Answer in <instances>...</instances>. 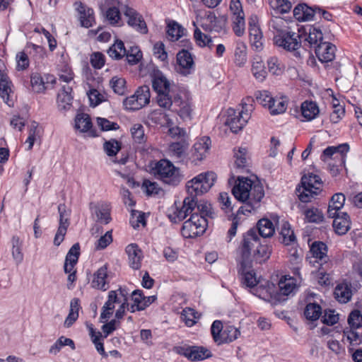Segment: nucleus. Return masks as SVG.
I'll use <instances>...</instances> for the list:
<instances>
[{
    "label": "nucleus",
    "mask_w": 362,
    "mask_h": 362,
    "mask_svg": "<svg viewBox=\"0 0 362 362\" xmlns=\"http://www.w3.org/2000/svg\"><path fill=\"white\" fill-rule=\"evenodd\" d=\"M251 98H247L243 100L241 110L238 112L233 108L228 110L225 124L229 127L232 132L237 133L246 125L254 110Z\"/></svg>",
    "instance_id": "obj_3"
},
{
    "label": "nucleus",
    "mask_w": 362,
    "mask_h": 362,
    "mask_svg": "<svg viewBox=\"0 0 362 362\" xmlns=\"http://www.w3.org/2000/svg\"><path fill=\"white\" fill-rule=\"evenodd\" d=\"M254 288L253 293L259 298L267 301L274 300V294L275 293V286L274 284H268L267 288L262 285H257Z\"/></svg>",
    "instance_id": "obj_43"
},
{
    "label": "nucleus",
    "mask_w": 362,
    "mask_h": 362,
    "mask_svg": "<svg viewBox=\"0 0 362 362\" xmlns=\"http://www.w3.org/2000/svg\"><path fill=\"white\" fill-rule=\"evenodd\" d=\"M280 234L282 237V242L285 245H291L296 240L294 233L291 230L290 224L286 221L282 223Z\"/></svg>",
    "instance_id": "obj_53"
},
{
    "label": "nucleus",
    "mask_w": 362,
    "mask_h": 362,
    "mask_svg": "<svg viewBox=\"0 0 362 362\" xmlns=\"http://www.w3.org/2000/svg\"><path fill=\"white\" fill-rule=\"evenodd\" d=\"M207 219L193 214L190 218L184 222L181 233L185 238H194L202 235L207 227Z\"/></svg>",
    "instance_id": "obj_9"
},
{
    "label": "nucleus",
    "mask_w": 362,
    "mask_h": 362,
    "mask_svg": "<svg viewBox=\"0 0 362 362\" xmlns=\"http://www.w3.org/2000/svg\"><path fill=\"white\" fill-rule=\"evenodd\" d=\"M150 89L144 86L139 87L134 94L126 98L123 101L124 108L128 110L135 111L141 109L150 102Z\"/></svg>",
    "instance_id": "obj_10"
},
{
    "label": "nucleus",
    "mask_w": 362,
    "mask_h": 362,
    "mask_svg": "<svg viewBox=\"0 0 362 362\" xmlns=\"http://www.w3.org/2000/svg\"><path fill=\"white\" fill-rule=\"evenodd\" d=\"M123 13L127 18V23L129 26L141 34L148 33L147 25L141 13L128 6H124Z\"/></svg>",
    "instance_id": "obj_12"
},
{
    "label": "nucleus",
    "mask_w": 362,
    "mask_h": 362,
    "mask_svg": "<svg viewBox=\"0 0 362 362\" xmlns=\"http://www.w3.org/2000/svg\"><path fill=\"white\" fill-rule=\"evenodd\" d=\"M234 56L235 64L240 67L243 66L247 62V47L244 42H236Z\"/></svg>",
    "instance_id": "obj_44"
},
{
    "label": "nucleus",
    "mask_w": 362,
    "mask_h": 362,
    "mask_svg": "<svg viewBox=\"0 0 362 362\" xmlns=\"http://www.w3.org/2000/svg\"><path fill=\"white\" fill-rule=\"evenodd\" d=\"M107 53L109 56L115 59H120L126 54V49L122 40H117L109 48Z\"/></svg>",
    "instance_id": "obj_49"
},
{
    "label": "nucleus",
    "mask_w": 362,
    "mask_h": 362,
    "mask_svg": "<svg viewBox=\"0 0 362 362\" xmlns=\"http://www.w3.org/2000/svg\"><path fill=\"white\" fill-rule=\"evenodd\" d=\"M173 111H175L182 119L191 118L192 111V97L188 90L180 89L172 99Z\"/></svg>",
    "instance_id": "obj_8"
},
{
    "label": "nucleus",
    "mask_w": 362,
    "mask_h": 362,
    "mask_svg": "<svg viewBox=\"0 0 362 362\" xmlns=\"http://www.w3.org/2000/svg\"><path fill=\"white\" fill-rule=\"evenodd\" d=\"M334 297L341 303H348L352 297L351 286L347 283L339 284L334 288Z\"/></svg>",
    "instance_id": "obj_31"
},
{
    "label": "nucleus",
    "mask_w": 362,
    "mask_h": 362,
    "mask_svg": "<svg viewBox=\"0 0 362 362\" xmlns=\"http://www.w3.org/2000/svg\"><path fill=\"white\" fill-rule=\"evenodd\" d=\"M12 83L10 81L8 76L0 78V96L3 100L8 105L11 106L13 103L10 99L11 94L12 93L11 90Z\"/></svg>",
    "instance_id": "obj_38"
},
{
    "label": "nucleus",
    "mask_w": 362,
    "mask_h": 362,
    "mask_svg": "<svg viewBox=\"0 0 362 362\" xmlns=\"http://www.w3.org/2000/svg\"><path fill=\"white\" fill-rule=\"evenodd\" d=\"M272 19L269 23V29L271 32L276 33V35H283L288 30V23L284 18L279 16V15L272 16Z\"/></svg>",
    "instance_id": "obj_33"
},
{
    "label": "nucleus",
    "mask_w": 362,
    "mask_h": 362,
    "mask_svg": "<svg viewBox=\"0 0 362 362\" xmlns=\"http://www.w3.org/2000/svg\"><path fill=\"white\" fill-rule=\"evenodd\" d=\"M249 33L252 45L254 46L257 50L262 49V33L256 23L252 22L249 23Z\"/></svg>",
    "instance_id": "obj_36"
},
{
    "label": "nucleus",
    "mask_w": 362,
    "mask_h": 362,
    "mask_svg": "<svg viewBox=\"0 0 362 362\" xmlns=\"http://www.w3.org/2000/svg\"><path fill=\"white\" fill-rule=\"evenodd\" d=\"M72 86L62 85V90L57 95V105L59 110L66 111L70 109L72 104Z\"/></svg>",
    "instance_id": "obj_24"
},
{
    "label": "nucleus",
    "mask_w": 362,
    "mask_h": 362,
    "mask_svg": "<svg viewBox=\"0 0 362 362\" xmlns=\"http://www.w3.org/2000/svg\"><path fill=\"white\" fill-rule=\"evenodd\" d=\"M235 198L244 203L233 217L230 228L228 231L229 241L236 235L239 224V215L255 211L260 206V202L264 196L262 183L259 180L252 181L245 177H238L237 183L232 189Z\"/></svg>",
    "instance_id": "obj_1"
},
{
    "label": "nucleus",
    "mask_w": 362,
    "mask_h": 362,
    "mask_svg": "<svg viewBox=\"0 0 362 362\" xmlns=\"http://www.w3.org/2000/svg\"><path fill=\"white\" fill-rule=\"evenodd\" d=\"M11 254L16 264H21L23 260V253L22 251L23 241L20 237L15 235L11 240Z\"/></svg>",
    "instance_id": "obj_39"
},
{
    "label": "nucleus",
    "mask_w": 362,
    "mask_h": 362,
    "mask_svg": "<svg viewBox=\"0 0 362 362\" xmlns=\"http://www.w3.org/2000/svg\"><path fill=\"white\" fill-rule=\"evenodd\" d=\"M177 62L179 66V71L185 76L190 74V70L194 68L192 56L185 48L177 54Z\"/></svg>",
    "instance_id": "obj_21"
},
{
    "label": "nucleus",
    "mask_w": 362,
    "mask_h": 362,
    "mask_svg": "<svg viewBox=\"0 0 362 362\" xmlns=\"http://www.w3.org/2000/svg\"><path fill=\"white\" fill-rule=\"evenodd\" d=\"M58 76L59 81L65 83V86H72L74 84V74L71 68L67 64H62L59 68Z\"/></svg>",
    "instance_id": "obj_46"
},
{
    "label": "nucleus",
    "mask_w": 362,
    "mask_h": 362,
    "mask_svg": "<svg viewBox=\"0 0 362 362\" xmlns=\"http://www.w3.org/2000/svg\"><path fill=\"white\" fill-rule=\"evenodd\" d=\"M310 252L315 258L322 260L326 257L327 246L322 242H315L310 247Z\"/></svg>",
    "instance_id": "obj_57"
},
{
    "label": "nucleus",
    "mask_w": 362,
    "mask_h": 362,
    "mask_svg": "<svg viewBox=\"0 0 362 362\" xmlns=\"http://www.w3.org/2000/svg\"><path fill=\"white\" fill-rule=\"evenodd\" d=\"M332 218H334L333 227L337 234L344 235L350 229L351 221L346 213H341V214L339 213Z\"/></svg>",
    "instance_id": "obj_30"
},
{
    "label": "nucleus",
    "mask_w": 362,
    "mask_h": 362,
    "mask_svg": "<svg viewBox=\"0 0 362 362\" xmlns=\"http://www.w3.org/2000/svg\"><path fill=\"white\" fill-rule=\"evenodd\" d=\"M240 336V331L233 325H226L220 340L219 345L229 344L236 340Z\"/></svg>",
    "instance_id": "obj_40"
},
{
    "label": "nucleus",
    "mask_w": 362,
    "mask_h": 362,
    "mask_svg": "<svg viewBox=\"0 0 362 362\" xmlns=\"http://www.w3.org/2000/svg\"><path fill=\"white\" fill-rule=\"evenodd\" d=\"M151 173L156 178L169 185L176 186L182 180L179 168L167 159L156 162Z\"/></svg>",
    "instance_id": "obj_4"
},
{
    "label": "nucleus",
    "mask_w": 362,
    "mask_h": 362,
    "mask_svg": "<svg viewBox=\"0 0 362 362\" xmlns=\"http://www.w3.org/2000/svg\"><path fill=\"white\" fill-rule=\"evenodd\" d=\"M95 215L98 221L104 224L108 223L111 220L110 209L107 205H101L96 208Z\"/></svg>",
    "instance_id": "obj_62"
},
{
    "label": "nucleus",
    "mask_w": 362,
    "mask_h": 362,
    "mask_svg": "<svg viewBox=\"0 0 362 362\" xmlns=\"http://www.w3.org/2000/svg\"><path fill=\"white\" fill-rule=\"evenodd\" d=\"M240 272L242 275V282L247 287L254 288L257 286L259 281L257 279L256 274L252 269V261L240 260Z\"/></svg>",
    "instance_id": "obj_18"
},
{
    "label": "nucleus",
    "mask_w": 362,
    "mask_h": 362,
    "mask_svg": "<svg viewBox=\"0 0 362 362\" xmlns=\"http://www.w3.org/2000/svg\"><path fill=\"white\" fill-rule=\"evenodd\" d=\"M348 324L350 327L356 329L362 327V314L358 310L351 311L348 317Z\"/></svg>",
    "instance_id": "obj_61"
},
{
    "label": "nucleus",
    "mask_w": 362,
    "mask_h": 362,
    "mask_svg": "<svg viewBox=\"0 0 362 362\" xmlns=\"http://www.w3.org/2000/svg\"><path fill=\"white\" fill-rule=\"evenodd\" d=\"M240 252V259L247 261H252L251 254L253 252L255 261L262 264L270 257L272 249L266 240H260L256 230L251 229L243 238Z\"/></svg>",
    "instance_id": "obj_2"
},
{
    "label": "nucleus",
    "mask_w": 362,
    "mask_h": 362,
    "mask_svg": "<svg viewBox=\"0 0 362 362\" xmlns=\"http://www.w3.org/2000/svg\"><path fill=\"white\" fill-rule=\"evenodd\" d=\"M75 127L81 132H87L92 127V122L88 115L79 113L75 118Z\"/></svg>",
    "instance_id": "obj_47"
},
{
    "label": "nucleus",
    "mask_w": 362,
    "mask_h": 362,
    "mask_svg": "<svg viewBox=\"0 0 362 362\" xmlns=\"http://www.w3.org/2000/svg\"><path fill=\"white\" fill-rule=\"evenodd\" d=\"M216 180L215 173L208 171L202 173L188 181L186 187L189 194L197 197L207 192Z\"/></svg>",
    "instance_id": "obj_7"
},
{
    "label": "nucleus",
    "mask_w": 362,
    "mask_h": 362,
    "mask_svg": "<svg viewBox=\"0 0 362 362\" xmlns=\"http://www.w3.org/2000/svg\"><path fill=\"white\" fill-rule=\"evenodd\" d=\"M257 230V235L264 238L272 236L275 231L273 223L267 218H262L258 221Z\"/></svg>",
    "instance_id": "obj_41"
},
{
    "label": "nucleus",
    "mask_w": 362,
    "mask_h": 362,
    "mask_svg": "<svg viewBox=\"0 0 362 362\" xmlns=\"http://www.w3.org/2000/svg\"><path fill=\"white\" fill-rule=\"evenodd\" d=\"M194 211L198 214V216L204 219H206L207 217H210L212 214L211 204L204 200L199 202L196 198V206H194Z\"/></svg>",
    "instance_id": "obj_54"
},
{
    "label": "nucleus",
    "mask_w": 362,
    "mask_h": 362,
    "mask_svg": "<svg viewBox=\"0 0 362 362\" xmlns=\"http://www.w3.org/2000/svg\"><path fill=\"white\" fill-rule=\"evenodd\" d=\"M315 52L320 62H329L335 57L336 47L330 42H324L317 46Z\"/></svg>",
    "instance_id": "obj_20"
},
{
    "label": "nucleus",
    "mask_w": 362,
    "mask_h": 362,
    "mask_svg": "<svg viewBox=\"0 0 362 362\" xmlns=\"http://www.w3.org/2000/svg\"><path fill=\"white\" fill-rule=\"evenodd\" d=\"M306 221L309 223H320L324 221V215L317 208H309L304 211Z\"/></svg>",
    "instance_id": "obj_51"
},
{
    "label": "nucleus",
    "mask_w": 362,
    "mask_h": 362,
    "mask_svg": "<svg viewBox=\"0 0 362 362\" xmlns=\"http://www.w3.org/2000/svg\"><path fill=\"white\" fill-rule=\"evenodd\" d=\"M126 81L124 78L114 76L110 81V85L114 92L118 95H122L126 92Z\"/></svg>",
    "instance_id": "obj_60"
},
{
    "label": "nucleus",
    "mask_w": 362,
    "mask_h": 362,
    "mask_svg": "<svg viewBox=\"0 0 362 362\" xmlns=\"http://www.w3.org/2000/svg\"><path fill=\"white\" fill-rule=\"evenodd\" d=\"M131 134L134 141L138 144H144L146 141L144 127L141 124H135L131 128Z\"/></svg>",
    "instance_id": "obj_59"
},
{
    "label": "nucleus",
    "mask_w": 362,
    "mask_h": 362,
    "mask_svg": "<svg viewBox=\"0 0 362 362\" xmlns=\"http://www.w3.org/2000/svg\"><path fill=\"white\" fill-rule=\"evenodd\" d=\"M141 188L148 196L158 194L161 191L157 182L148 180H144Z\"/></svg>",
    "instance_id": "obj_64"
},
{
    "label": "nucleus",
    "mask_w": 362,
    "mask_h": 362,
    "mask_svg": "<svg viewBox=\"0 0 362 362\" xmlns=\"http://www.w3.org/2000/svg\"><path fill=\"white\" fill-rule=\"evenodd\" d=\"M144 300V296L142 291L134 290L132 293V300L133 303L129 307V311L134 313L136 311H141L144 310V306L142 305Z\"/></svg>",
    "instance_id": "obj_48"
},
{
    "label": "nucleus",
    "mask_w": 362,
    "mask_h": 362,
    "mask_svg": "<svg viewBox=\"0 0 362 362\" xmlns=\"http://www.w3.org/2000/svg\"><path fill=\"white\" fill-rule=\"evenodd\" d=\"M302 35L304 40L315 49L320 43L324 42L322 31L313 26H309L308 29L304 28V33Z\"/></svg>",
    "instance_id": "obj_26"
},
{
    "label": "nucleus",
    "mask_w": 362,
    "mask_h": 362,
    "mask_svg": "<svg viewBox=\"0 0 362 362\" xmlns=\"http://www.w3.org/2000/svg\"><path fill=\"white\" fill-rule=\"evenodd\" d=\"M293 16L298 21H308L316 16V6L310 7L305 4H300L293 9Z\"/></svg>",
    "instance_id": "obj_25"
},
{
    "label": "nucleus",
    "mask_w": 362,
    "mask_h": 362,
    "mask_svg": "<svg viewBox=\"0 0 362 362\" xmlns=\"http://www.w3.org/2000/svg\"><path fill=\"white\" fill-rule=\"evenodd\" d=\"M251 71L254 77L259 82H262L267 77V72L264 64L259 57H255L252 62Z\"/></svg>",
    "instance_id": "obj_35"
},
{
    "label": "nucleus",
    "mask_w": 362,
    "mask_h": 362,
    "mask_svg": "<svg viewBox=\"0 0 362 362\" xmlns=\"http://www.w3.org/2000/svg\"><path fill=\"white\" fill-rule=\"evenodd\" d=\"M349 151V146L346 143L339 144L337 146H328L323 151L321 159L323 161H327L329 158L337 160L339 163L336 165L337 167L342 166L344 165L346 154Z\"/></svg>",
    "instance_id": "obj_15"
},
{
    "label": "nucleus",
    "mask_w": 362,
    "mask_h": 362,
    "mask_svg": "<svg viewBox=\"0 0 362 362\" xmlns=\"http://www.w3.org/2000/svg\"><path fill=\"white\" fill-rule=\"evenodd\" d=\"M211 145V141L208 136H204L195 142L191 155L192 163L197 165L199 162L205 159L209 153Z\"/></svg>",
    "instance_id": "obj_17"
},
{
    "label": "nucleus",
    "mask_w": 362,
    "mask_h": 362,
    "mask_svg": "<svg viewBox=\"0 0 362 362\" xmlns=\"http://www.w3.org/2000/svg\"><path fill=\"white\" fill-rule=\"evenodd\" d=\"M194 37L197 45L201 47H208L211 49L214 45L211 37L203 33L197 27L194 30Z\"/></svg>",
    "instance_id": "obj_52"
},
{
    "label": "nucleus",
    "mask_w": 362,
    "mask_h": 362,
    "mask_svg": "<svg viewBox=\"0 0 362 362\" xmlns=\"http://www.w3.org/2000/svg\"><path fill=\"white\" fill-rule=\"evenodd\" d=\"M185 29L175 21L170 22L167 26L168 37L171 41L178 40L185 35Z\"/></svg>",
    "instance_id": "obj_45"
},
{
    "label": "nucleus",
    "mask_w": 362,
    "mask_h": 362,
    "mask_svg": "<svg viewBox=\"0 0 362 362\" xmlns=\"http://www.w3.org/2000/svg\"><path fill=\"white\" fill-rule=\"evenodd\" d=\"M74 6L76 10L78 12L81 25L86 28L91 27L95 21L93 10L81 2H76Z\"/></svg>",
    "instance_id": "obj_23"
},
{
    "label": "nucleus",
    "mask_w": 362,
    "mask_h": 362,
    "mask_svg": "<svg viewBox=\"0 0 362 362\" xmlns=\"http://www.w3.org/2000/svg\"><path fill=\"white\" fill-rule=\"evenodd\" d=\"M322 187L320 177L315 174H309L302 177L301 186L296 188V193L302 202L307 203L322 191Z\"/></svg>",
    "instance_id": "obj_6"
},
{
    "label": "nucleus",
    "mask_w": 362,
    "mask_h": 362,
    "mask_svg": "<svg viewBox=\"0 0 362 362\" xmlns=\"http://www.w3.org/2000/svg\"><path fill=\"white\" fill-rule=\"evenodd\" d=\"M152 87L157 93L156 99L158 106L170 110L172 105V98L169 95L170 83L159 71L154 72L152 76Z\"/></svg>",
    "instance_id": "obj_5"
},
{
    "label": "nucleus",
    "mask_w": 362,
    "mask_h": 362,
    "mask_svg": "<svg viewBox=\"0 0 362 362\" xmlns=\"http://www.w3.org/2000/svg\"><path fill=\"white\" fill-rule=\"evenodd\" d=\"M105 4L109 6V8L106 11V18L109 23L112 25H121V16L119 9L117 8L118 4L117 0H105Z\"/></svg>",
    "instance_id": "obj_34"
},
{
    "label": "nucleus",
    "mask_w": 362,
    "mask_h": 362,
    "mask_svg": "<svg viewBox=\"0 0 362 362\" xmlns=\"http://www.w3.org/2000/svg\"><path fill=\"white\" fill-rule=\"evenodd\" d=\"M194 206H196V197L189 194L184 199L182 207L177 208L174 213L169 216V218L174 222L181 221L188 215L191 216L193 214L197 213L194 211Z\"/></svg>",
    "instance_id": "obj_16"
},
{
    "label": "nucleus",
    "mask_w": 362,
    "mask_h": 362,
    "mask_svg": "<svg viewBox=\"0 0 362 362\" xmlns=\"http://www.w3.org/2000/svg\"><path fill=\"white\" fill-rule=\"evenodd\" d=\"M127 60L130 64H136L142 57V54L136 46L131 47L128 50L126 49Z\"/></svg>",
    "instance_id": "obj_63"
},
{
    "label": "nucleus",
    "mask_w": 362,
    "mask_h": 362,
    "mask_svg": "<svg viewBox=\"0 0 362 362\" xmlns=\"http://www.w3.org/2000/svg\"><path fill=\"white\" fill-rule=\"evenodd\" d=\"M107 265L105 264L100 267L93 274V279L91 281L93 288L106 291L109 286V281L107 280Z\"/></svg>",
    "instance_id": "obj_22"
},
{
    "label": "nucleus",
    "mask_w": 362,
    "mask_h": 362,
    "mask_svg": "<svg viewBox=\"0 0 362 362\" xmlns=\"http://www.w3.org/2000/svg\"><path fill=\"white\" fill-rule=\"evenodd\" d=\"M48 81L47 82V83ZM30 83L33 90L36 93L43 92L46 88V83L39 74H33L30 76Z\"/></svg>",
    "instance_id": "obj_58"
},
{
    "label": "nucleus",
    "mask_w": 362,
    "mask_h": 362,
    "mask_svg": "<svg viewBox=\"0 0 362 362\" xmlns=\"http://www.w3.org/2000/svg\"><path fill=\"white\" fill-rule=\"evenodd\" d=\"M287 108V103L284 98H273L269 110L272 115H279L284 113Z\"/></svg>",
    "instance_id": "obj_55"
},
{
    "label": "nucleus",
    "mask_w": 362,
    "mask_h": 362,
    "mask_svg": "<svg viewBox=\"0 0 362 362\" xmlns=\"http://www.w3.org/2000/svg\"><path fill=\"white\" fill-rule=\"evenodd\" d=\"M322 315V308L317 303H308L304 310V315L307 320L315 321Z\"/></svg>",
    "instance_id": "obj_50"
},
{
    "label": "nucleus",
    "mask_w": 362,
    "mask_h": 362,
    "mask_svg": "<svg viewBox=\"0 0 362 362\" xmlns=\"http://www.w3.org/2000/svg\"><path fill=\"white\" fill-rule=\"evenodd\" d=\"M126 252L129 257L130 267L134 269H139L141 265L143 253L136 244H130L126 247Z\"/></svg>",
    "instance_id": "obj_27"
},
{
    "label": "nucleus",
    "mask_w": 362,
    "mask_h": 362,
    "mask_svg": "<svg viewBox=\"0 0 362 362\" xmlns=\"http://www.w3.org/2000/svg\"><path fill=\"white\" fill-rule=\"evenodd\" d=\"M302 39V34L291 30L283 33V35H275L274 36V44L289 52L298 49L301 46Z\"/></svg>",
    "instance_id": "obj_11"
},
{
    "label": "nucleus",
    "mask_w": 362,
    "mask_h": 362,
    "mask_svg": "<svg viewBox=\"0 0 362 362\" xmlns=\"http://www.w3.org/2000/svg\"><path fill=\"white\" fill-rule=\"evenodd\" d=\"M175 349L177 354L191 361H202L211 356V351L203 346L183 345Z\"/></svg>",
    "instance_id": "obj_13"
},
{
    "label": "nucleus",
    "mask_w": 362,
    "mask_h": 362,
    "mask_svg": "<svg viewBox=\"0 0 362 362\" xmlns=\"http://www.w3.org/2000/svg\"><path fill=\"white\" fill-rule=\"evenodd\" d=\"M90 335L96 350L102 356H106L103 342L101 341L103 336L100 332H95L93 327H90Z\"/></svg>",
    "instance_id": "obj_56"
},
{
    "label": "nucleus",
    "mask_w": 362,
    "mask_h": 362,
    "mask_svg": "<svg viewBox=\"0 0 362 362\" xmlns=\"http://www.w3.org/2000/svg\"><path fill=\"white\" fill-rule=\"evenodd\" d=\"M117 291H110L108 293L107 300L102 308L100 318L107 320L110 317L115 309V304L122 302V300L117 296Z\"/></svg>",
    "instance_id": "obj_28"
},
{
    "label": "nucleus",
    "mask_w": 362,
    "mask_h": 362,
    "mask_svg": "<svg viewBox=\"0 0 362 362\" xmlns=\"http://www.w3.org/2000/svg\"><path fill=\"white\" fill-rule=\"evenodd\" d=\"M302 116L307 120L311 121L315 119L319 113L320 109L317 103L312 100H305L300 106Z\"/></svg>",
    "instance_id": "obj_32"
},
{
    "label": "nucleus",
    "mask_w": 362,
    "mask_h": 362,
    "mask_svg": "<svg viewBox=\"0 0 362 362\" xmlns=\"http://www.w3.org/2000/svg\"><path fill=\"white\" fill-rule=\"evenodd\" d=\"M197 24L205 31L208 32H220L226 25V19L224 17H216L212 12L205 14L197 19Z\"/></svg>",
    "instance_id": "obj_14"
},
{
    "label": "nucleus",
    "mask_w": 362,
    "mask_h": 362,
    "mask_svg": "<svg viewBox=\"0 0 362 362\" xmlns=\"http://www.w3.org/2000/svg\"><path fill=\"white\" fill-rule=\"evenodd\" d=\"M272 16L286 13L291 9L292 5L288 0H274L270 3Z\"/></svg>",
    "instance_id": "obj_42"
},
{
    "label": "nucleus",
    "mask_w": 362,
    "mask_h": 362,
    "mask_svg": "<svg viewBox=\"0 0 362 362\" xmlns=\"http://www.w3.org/2000/svg\"><path fill=\"white\" fill-rule=\"evenodd\" d=\"M345 202V196L342 193H337L332 197L329 203L327 214L329 217H334Z\"/></svg>",
    "instance_id": "obj_37"
},
{
    "label": "nucleus",
    "mask_w": 362,
    "mask_h": 362,
    "mask_svg": "<svg viewBox=\"0 0 362 362\" xmlns=\"http://www.w3.org/2000/svg\"><path fill=\"white\" fill-rule=\"evenodd\" d=\"M296 288L295 280L293 278L282 277L279 282L278 290L275 289L274 300L281 302L286 300V297L291 294Z\"/></svg>",
    "instance_id": "obj_19"
},
{
    "label": "nucleus",
    "mask_w": 362,
    "mask_h": 362,
    "mask_svg": "<svg viewBox=\"0 0 362 362\" xmlns=\"http://www.w3.org/2000/svg\"><path fill=\"white\" fill-rule=\"evenodd\" d=\"M362 333H359L356 329L346 327L343 330L341 341L348 344L349 349L361 344Z\"/></svg>",
    "instance_id": "obj_29"
}]
</instances>
